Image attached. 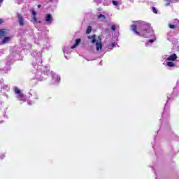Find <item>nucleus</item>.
<instances>
[{
    "label": "nucleus",
    "instance_id": "nucleus-1",
    "mask_svg": "<svg viewBox=\"0 0 179 179\" xmlns=\"http://www.w3.org/2000/svg\"><path fill=\"white\" fill-rule=\"evenodd\" d=\"M131 26V30L137 36H143V37H149V36L153 35V31L150 29V25L146 24V22L143 21H136Z\"/></svg>",
    "mask_w": 179,
    "mask_h": 179
},
{
    "label": "nucleus",
    "instance_id": "nucleus-2",
    "mask_svg": "<svg viewBox=\"0 0 179 179\" xmlns=\"http://www.w3.org/2000/svg\"><path fill=\"white\" fill-rule=\"evenodd\" d=\"M89 40H91V43H96V51H100L103 48V43H101V38L99 36L97 38H96V35H93L92 36H88Z\"/></svg>",
    "mask_w": 179,
    "mask_h": 179
},
{
    "label": "nucleus",
    "instance_id": "nucleus-3",
    "mask_svg": "<svg viewBox=\"0 0 179 179\" xmlns=\"http://www.w3.org/2000/svg\"><path fill=\"white\" fill-rule=\"evenodd\" d=\"M177 59V55L176 53L168 56L166 57V61H169L166 62L167 66H169L170 68H173V66H176V64L173 62L176 61Z\"/></svg>",
    "mask_w": 179,
    "mask_h": 179
},
{
    "label": "nucleus",
    "instance_id": "nucleus-4",
    "mask_svg": "<svg viewBox=\"0 0 179 179\" xmlns=\"http://www.w3.org/2000/svg\"><path fill=\"white\" fill-rule=\"evenodd\" d=\"M17 17L18 23L20 26H24L26 22L24 21V18H23V16L21 15L20 13H17Z\"/></svg>",
    "mask_w": 179,
    "mask_h": 179
},
{
    "label": "nucleus",
    "instance_id": "nucleus-5",
    "mask_svg": "<svg viewBox=\"0 0 179 179\" xmlns=\"http://www.w3.org/2000/svg\"><path fill=\"white\" fill-rule=\"evenodd\" d=\"M14 92L16 94L18 95V99H21L22 97H23L24 95L22 94V91L17 88V87H15L14 88Z\"/></svg>",
    "mask_w": 179,
    "mask_h": 179
},
{
    "label": "nucleus",
    "instance_id": "nucleus-6",
    "mask_svg": "<svg viewBox=\"0 0 179 179\" xmlns=\"http://www.w3.org/2000/svg\"><path fill=\"white\" fill-rule=\"evenodd\" d=\"M45 22L48 24H50L51 22H52V15L51 14L46 15Z\"/></svg>",
    "mask_w": 179,
    "mask_h": 179
},
{
    "label": "nucleus",
    "instance_id": "nucleus-7",
    "mask_svg": "<svg viewBox=\"0 0 179 179\" xmlns=\"http://www.w3.org/2000/svg\"><path fill=\"white\" fill-rule=\"evenodd\" d=\"M32 15H34L33 20L34 23H41V21L37 20V17H36V15H37V13L36 12V10H32Z\"/></svg>",
    "mask_w": 179,
    "mask_h": 179
},
{
    "label": "nucleus",
    "instance_id": "nucleus-8",
    "mask_svg": "<svg viewBox=\"0 0 179 179\" xmlns=\"http://www.w3.org/2000/svg\"><path fill=\"white\" fill-rule=\"evenodd\" d=\"M10 40H12V36L4 37L1 41V44H6L7 43H9Z\"/></svg>",
    "mask_w": 179,
    "mask_h": 179
},
{
    "label": "nucleus",
    "instance_id": "nucleus-9",
    "mask_svg": "<svg viewBox=\"0 0 179 179\" xmlns=\"http://www.w3.org/2000/svg\"><path fill=\"white\" fill-rule=\"evenodd\" d=\"M8 34V30L6 29H0V37H5Z\"/></svg>",
    "mask_w": 179,
    "mask_h": 179
},
{
    "label": "nucleus",
    "instance_id": "nucleus-10",
    "mask_svg": "<svg viewBox=\"0 0 179 179\" xmlns=\"http://www.w3.org/2000/svg\"><path fill=\"white\" fill-rule=\"evenodd\" d=\"M80 41H82L80 38L76 39V43L73 46H71V49L73 50V48H76V47L79 45V44H80Z\"/></svg>",
    "mask_w": 179,
    "mask_h": 179
},
{
    "label": "nucleus",
    "instance_id": "nucleus-11",
    "mask_svg": "<svg viewBox=\"0 0 179 179\" xmlns=\"http://www.w3.org/2000/svg\"><path fill=\"white\" fill-rule=\"evenodd\" d=\"M53 80H56V82H59L61 80V77L57 76V74L52 75Z\"/></svg>",
    "mask_w": 179,
    "mask_h": 179
},
{
    "label": "nucleus",
    "instance_id": "nucleus-12",
    "mask_svg": "<svg viewBox=\"0 0 179 179\" xmlns=\"http://www.w3.org/2000/svg\"><path fill=\"white\" fill-rule=\"evenodd\" d=\"M90 33H92V26H89L86 31L87 34H90Z\"/></svg>",
    "mask_w": 179,
    "mask_h": 179
},
{
    "label": "nucleus",
    "instance_id": "nucleus-13",
    "mask_svg": "<svg viewBox=\"0 0 179 179\" xmlns=\"http://www.w3.org/2000/svg\"><path fill=\"white\" fill-rule=\"evenodd\" d=\"M98 19H102V20H104V19H106V15L101 14L98 16Z\"/></svg>",
    "mask_w": 179,
    "mask_h": 179
},
{
    "label": "nucleus",
    "instance_id": "nucleus-14",
    "mask_svg": "<svg viewBox=\"0 0 179 179\" xmlns=\"http://www.w3.org/2000/svg\"><path fill=\"white\" fill-rule=\"evenodd\" d=\"M111 29H112L113 31H115V29H117V25H115V24L112 25Z\"/></svg>",
    "mask_w": 179,
    "mask_h": 179
},
{
    "label": "nucleus",
    "instance_id": "nucleus-15",
    "mask_svg": "<svg viewBox=\"0 0 179 179\" xmlns=\"http://www.w3.org/2000/svg\"><path fill=\"white\" fill-rule=\"evenodd\" d=\"M20 101H26V96H23V97H21L20 98Z\"/></svg>",
    "mask_w": 179,
    "mask_h": 179
},
{
    "label": "nucleus",
    "instance_id": "nucleus-16",
    "mask_svg": "<svg viewBox=\"0 0 179 179\" xmlns=\"http://www.w3.org/2000/svg\"><path fill=\"white\" fill-rule=\"evenodd\" d=\"M112 3H113V5H114L115 6H117L118 5V1H113Z\"/></svg>",
    "mask_w": 179,
    "mask_h": 179
},
{
    "label": "nucleus",
    "instance_id": "nucleus-17",
    "mask_svg": "<svg viewBox=\"0 0 179 179\" xmlns=\"http://www.w3.org/2000/svg\"><path fill=\"white\" fill-rule=\"evenodd\" d=\"M170 29H176V25H173L171 24H169Z\"/></svg>",
    "mask_w": 179,
    "mask_h": 179
},
{
    "label": "nucleus",
    "instance_id": "nucleus-18",
    "mask_svg": "<svg viewBox=\"0 0 179 179\" xmlns=\"http://www.w3.org/2000/svg\"><path fill=\"white\" fill-rule=\"evenodd\" d=\"M152 12L154 13H157V10H156V8H155V7L152 8Z\"/></svg>",
    "mask_w": 179,
    "mask_h": 179
},
{
    "label": "nucleus",
    "instance_id": "nucleus-19",
    "mask_svg": "<svg viewBox=\"0 0 179 179\" xmlns=\"http://www.w3.org/2000/svg\"><path fill=\"white\" fill-rule=\"evenodd\" d=\"M155 39H150L148 41V43H150L151 44L155 42Z\"/></svg>",
    "mask_w": 179,
    "mask_h": 179
},
{
    "label": "nucleus",
    "instance_id": "nucleus-20",
    "mask_svg": "<svg viewBox=\"0 0 179 179\" xmlns=\"http://www.w3.org/2000/svg\"><path fill=\"white\" fill-rule=\"evenodd\" d=\"M115 45V44L114 43H110V47H114Z\"/></svg>",
    "mask_w": 179,
    "mask_h": 179
},
{
    "label": "nucleus",
    "instance_id": "nucleus-21",
    "mask_svg": "<svg viewBox=\"0 0 179 179\" xmlns=\"http://www.w3.org/2000/svg\"><path fill=\"white\" fill-rule=\"evenodd\" d=\"M2 23H3V20L0 19V24H2Z\"/></svg>",
    "mask_w": 179,
    "mask_h": 179
},
{
    "label": "nucleus",
    "instance_id": "nucleus-22",
    "mask_svg": "<svg viewBox=\"0 0 179 179\" xmlns=\"http://www.w3.org/2000/svg\"><path fill=\"white\" fill-rule=\"evenodd\" d=\"M169 5H170V2H168V3H166V6H169Z\"/></svg>",
    "mask_w": 179,
    "mask_h": 179
},
{
    "label": "nucleus",
    "instance_id": "nucleus-23",
    "mask_svg": "<svg viewBox=\"0 0 179 179\" xmlns=\"http://www.w3.org/2000/svg\"><path fill=\"white\" fill-rule=\"evenodd\" d=\"M38 8H41V5H38Z\"/></svg>",
    "mask_w": 179,
    "mask_h": 179
},
{
    "label": "nucleus",
    "instance_id": "nucleus-24",
    "mask_svg": "<svg viewBox=\"0 0 179 179\" xmlns=\"http://www.w3.org/2000/svg\"><path fill=\"white\" fill-rule=\"evenodd\" d=\"M3 157H5V155H3V156L1 157V159H3Z\"/></svg>",
    "mask_w": 179,
    "mask_h": 179
},
{
    "label": "nucleus",
    "instance_id": "nucleus-25",
    "mask_svg": "<svg viewBox=\"0 0 179 179\" xmlns=\"http://www.w3.org/2000/svg\"><path fill=\"white\" fill-rule=\"evenodd\" d=\"M1 2H3V0H0V3H1Z\"/></svg>",
    "mask_w": 179,
    "mask_h": 179
},
{
    "label": "nucleus",
    "instance_id": "nucleus-26",
    "mask_svg": "<svg viewBox=\"0 0 179 179\" xmlns=\"http://www.w3.org/2000/svg\"><path fill=\"white\" fill-rule=\"evenodd\" d=\"M148 44H149V43H147L145 45H148Z\"/></svg>",
    "mask_w": 179,
    "mask_h": 179
},
{
    "label": "nucleus",
    "instance_id": "nucleus-27",
    "mask_svg": "<svg viewBox=\"0 0 179 179\" xmlns=\"http://www.w3.org/2000/svg\"><path fill=\"white\" fill-rule=\"evenodd\" d=\"M50 1H52V0H50Z\"/></svg>",
    "mask_w": 179,
    "mask_h": 179
}]
</instances>
